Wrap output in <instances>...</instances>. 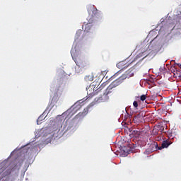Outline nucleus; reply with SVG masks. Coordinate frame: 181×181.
Returning a JSON list of instances; mask_svg holds the SVG:
<instances>
[{
	"label": "nucleus",
	"instance_id": "1",
	"mask_svg": "<svg viewBox=\"0 0 181 181\" xmlns=\"http://www.w3.org/2000/svg\"><path fill=\"white\" fill-rule=\"evenodd\" d=\"M87 11L89 16L87 18L88 23L85 25V30L83 31L85 35H87V33H88L91 30V26H93L91 24L94 23L95 21L101 18V11H98L97 8L94 7V6H88Z\"/></svg>",
	"mask_w": 181,
	"mask_h": 181
},
{
	"label": "nucleus",
	"instance_id": "2",
	"mask_svg": "<svg viewBox=\"0 0 181 181\" xmlns=\"http://www.w3.org/2000/svg\"><path fill=\"white\" fill-rule=\"evenodd\" d=\"M80 108H81V105L75 103L64 113V115H66V118L70 119L77 112V111H78V110H80Z\"/></svg>",
	"mask_w": 181,
	"mask_h": 181
},
{
	"label": "nucleus",
	"instance_id": "3",
	"mask_svg": "<svg viewBox=\"0 0 181 181\" xmlns=\"http://www.w3.org/2000/svg\"><path fill=\"white\" fill-rule=\"evenodd\" d=\"M112 93V90H110L107 88L104 92L103 95L96 99L98 103H107L110 100V94Z\"/></svg>",
	"mask_w": 181,
	"mask_h": 181
},
{
	"label": "nucleus",
	"instance_id": "4",
	"mask_svg": "<svg viewBox=\"0 0 181 181\" xmlns=\"http://www.w3.org/2000/svg\"><path fill=\"white\" fill-rule=\"evenodd\" d=\"M124 81V79L121 78V76L115 80L113 82L110 83V85L107 88L109 91H112V88H115V87H118L119 84H121Z\"/></svg>",
	"mask_w": 181,
	"mask_h": 181
},
{
	"label": "nucleus",
	"instance_id": "5",
	"mask_svg": "<svg viewBox=\"0 0 181 181\" xmlns=\"http://www.w3.org/2000/svg\"><path fill=\"white\" fill-rule=\"evenodd\" d=\"M171 142L170 141H163L161 146H158V143H156L154 144H151V148H156V149H158L159 151H160L161 149H163L164 148H168L169 146V145H171Z\"/></svg>",
	"mask_w": 181,
	"mask_h": 181
},
{
	"label": "nucleus",
	"instance_id": "6",
	"mask_svg": "<svg viewBox=\"0 0 181 181\" xmlns=\"http://www.w3.org/2000/svg\"><path fill=\"white\" fill-rule=\"evenodd\" d=\"M131 77H134V68L129 69L121 76L122 80H127V78H131Z\"/></svg>",
	"mask_w": 181,
	"mask_h": 181
},
{
	"label": "nucleus",
	"instance_id": "7",
	"mask_svg": "<svg viewBox=\"0 0 181 181\" xmlns=\"http://www.w3.org/2000/svg\"><path fill=\"white\" fill-rule=\"evenodd\" d=\"M131 63L125 61H122L117 64V67L120 70H127L129 67Z\"/></svg>",
	"mask_w": 181,
	"mask_h": 181
},
{
	"label": "nucleus",
	"instance_id": "8",
	"mask_svg": "<svg viewBox=\"0 0 181 181\" xmlns=\"http://www.w3.org/2000/svg\"><path fill=\"white\" fill-rule=\"evenodd\" d=\"M88 114V107L84 108L83 111L82 112H79L78 115H76L74 117L75 119H81L82 118H84L86 115Z\"/></svg>",
	"mask_w": 181,
	"mask_h": 181
},
{
	"label": "nucleus",
	"instance_id": "9",
	"mask_svg": "<svg viewBox=\"0 0 181 181\" xmlns=\"http://www.w3.org/2000/svg\"><path fill=\"white\" fill-rule=\"evenodd\" d=\"M62 127V122H55L52 127V132H59Z\"/></svg>",
	"mask_w": 181,
	"mask_h": 181
},
{
	"label": "nucleus",
	"instance_id": "10",
	"mask_svg": "<svg viewBox=\"0 0 181 181\" xmlns=\"http://www.w3.org/2000/svg\"><path fill=\"white\" fill-rule=\"evenodd\" d=\"M153 131H158L160 132H163V131H165V127H163V126L162 125H158L156 127H154V129Z\"/></svg>",
	"mask_w": 181,
	"mask_h": 181
},
{
	"label": "nucleus",
	"instance_id": "11",
	"mask_svg": "<svg viewBox=\"0 0 181 181\" xmlns=\"http://www.w3.org/2000/svg\"><path fill=\"white\" fill-rule=\"evenodd\" d=\"M85 80L86 81H93L94 80V76L92 74L88 75L85 77Z\"/></svg>",
	"mask_w": 181,
	"mask_h": 181
},
{
	"label": "nucleus",
	"instance_id": "12",
	"mask_svg": "<svg viewBox=\"0 0 181 181\" xmlns=\"http://www.w3.org/2000/svg\"><path fill=\"white\" fill-rule=\"evenodd\" d=\"M107 86V82H105L100 85V86L97 89V93H99V91H101L103 88H104Z\"/></svg>",
	"mask_w": 181,
	"mask_h": 181
},
{
	"label": "nucleus",
	"instance_id": "13",
	"mask_svg": "<svg viewBox=\"0 0 181 181\" xmlns=\"http://www.w3.org/2000/svg\"><path fill=\"white\" fill-rule=\"evenodd\" d=\"M83 33V30H78L76 33V39H78V37H80V36H81V34Z\"/></svg>",
	"mask_w": 181,
	"mask_h": 181
},
{
	"label": "nucleus",
	"instance_id": "14",
	"mask_svg": "<svg viewBox=\"0 0 181 181\" xmlns=\"http://www.w3.org/2000/svg\"><path fill=\"white\" fill-rule=\"evenodd\" d=\"M140 100H141V101H145V100H146V95H142L140 97Z\"/></svg>",
	"mask_w": 181,
	"mask_h": 181
},
{
	"label": "nucleus",
	"instance_id": "15",
	"mask_svg": "<svg viewBox=\"0 0 181 181\" xmlns=\"http://www.w3.org/2000/svg\"><path fill=\"white\" fill-rule=\"evenodd\" d=\"M178 35H181V30L177 29L176 33H175V36H178Z\"/></svg>",
	"mask_w": 181,
	"mask_h": 181
},
{
	"label": "nucleus",
	"instance_id": "16",
	"mask_svg": "<svg viewBox=\"0 0 181 181\" xmlns=\"http://www.w3.org/2000/svg\"><path fill=\"white\" fill-rule=\"evenodd\" d=\"M133 105L134 108H138V102L137 101H134L133 103Z\"/></svg>",
	"mask_w": 181,
	"mask_h": 181
},
{
	"label": "nucleus",
	"instance_id": "17",
	"mask_svg": "<svg viewBox=\"0 0 181 181\" xmlns=\"http://www.w3.org/2000/svg\"><path fill=\"white\" fill-rule=\"evenodd\" d=\"M132 134H136V135H141V132H138V130H134Z\"/></svg>",
	"mask_w": 181,
	"mask_h": 181
},
{
	"label": "nucleus",
	"instance_id": "18",
	"mask_svg": "<svg viewBox=\"0 0 181 181\" xmlns=\"http://www.w3.org/2000/svg\"><path fill=\"white\" fill-rule=\"evenodd\" d=\"M43 118V117L40 116L38 117L37 122V125H39V121H42V119Z\"/></svg>",
	"mask_w": 181,
	"mask_h": 181
},
{
	"label": "nucleus",
	"instance_id": "19",
	"mask_svg": "<svg viewBox=\"0 0 181 181\" xmlns=\"http://www.w3.org/2000/svg\"><path fill=\"white\" fill-rule=\"evenodd\" d=\"M146 145V142L143 141L142 144H140L141 146H145Z\"/></svg>",
	"mask_w": 181,
	"mask_h": 181
},
{
	"label": "nucleus",
	"instance_id": "20",
	"mask_svg": "<svg viewBox=\"0 0 181 181\" xmlns=\"http://www.w3.org/2000/svg\"><path fill=\"white\" fill-rule=\"evenodd\" d=\"M12 172H13V168L11 171L8 172V175H11V173H12Z\"/></svg>",
	"mask_w": 181,
	"mask_h": 181
},
{
	"label": "nucleus",
	"instance_id": "21",
	"mask_svg": "<svg viewBox=\"0 0 181 181\" xmlns=\"http://www.w3.org/2000/svg\"><path fill=\"white\" fill-rule=\"evenodd\" d=\"M177 66H179L180 69H181V64H177Z\"/></svg>",
	"mask_w": 181,
	"mask_h": 181
},
{
	"label": "nucleus",
	"instance_id": "22",
	"mask_svg": "<svg viewBox=\"0 0 181 181\" xmlns=\"http://www.w3.org/2000/svg\"><path fill=\"white\" fill-rule=\"evenodd\" d=\"M141 144V141H139V144Z\"/></svg>",
	"mask_w": 181,
	"mask_h": 181
},
{
	"label": "nucleus",
	"instance_id": "23",
	"mask_svg": "<svg viewBox=\"0 0 181 181\" xmlns=\"http://www.w3.org/2000/svg\"><path fill=\"white\" fill-rule=\"evenodd\" d=\"M148 151H149V149H147V150H146V152H148Z\"/></svg>",
	"mask_w": 181,
	"mask_h": 181
},
{
	"label": "nucleus",
	"instance_id": "24",
	"mask_svg": "<svg viewBox=\"0 0 181 181\" xmlns=\"http://www.w3.org/2000/svg\"><path fill=\"white\" fill-rule=\"evenodd\" d=\"M155 134H158V132H155Z\"/></svg>",
	"mask_w": 181,
	"mask_h": 181
}]
</instances>
